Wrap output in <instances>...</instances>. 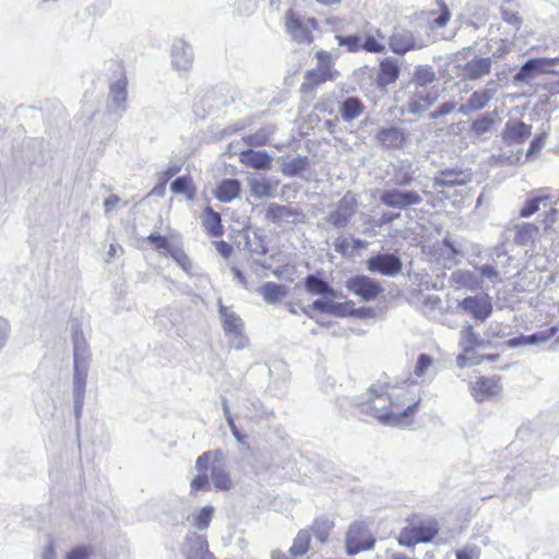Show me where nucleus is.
<instances>
[{
    "mask_svg": "<svg viewBox=\"0 0 559 559\" xmlns=\"http://www.w3.org/2000/svg\"><path fill=\"white\" fill-rule=\"evenodd\" d=\"M356 405L360 412L377 418L385 426H406L408 417L414 413L418 402L402 409L383 388H370L358 397Z\"/></svg>",
    "mask_w": 559,
    "mask_h": 559,
    "instance_id": "1",
    "label": "nucleus"
},
{
    "mask_svg": "<svg viewBox=\"0 0 559 559\" xmlns=\"http://www.w3.org/2000/svg\"><path fill=\"white\" fill-rule=\"evenodd\" d=\"M439 530V523L435 519L419 521L403 527L397 536V543L405 547L430 543L438 535Z\"/></svg>",
    "mask_w": 559,
    "mask_h": 559,
    "instance_id": "2",
    "label": "nucleus"
},
{
    "mask_svg": "<svg viewBox=\"0 0 559 559\" xmlns=\"http://www.w3.org/2000/svg\"><path fill=\"white\" fill-rule=\"evenodd\" d=\"M379 200L382 205L389 209L403 211L419 205L424 198L419 191L391 187L380 192Z\"/></svg>",
    "mask_w": 559,
    "mask_h": 559,
    "instance_id": "3",
    "label": "nucleus"
},
{
    "mask_svg": "<svg viewBox=\"0 0 559 559\" xmlns=\"http://www.w3.org/2000/svg\"><path fill=\"white\" fill-rule=\"evenodd\" d=\"M218 313L224 332L229 336L230 344L236 349H242L248 345V337L243 334V322L239 316L218 300Z\"/></svg>",
    "mask_w": 559,
    "mask_h": 559,
    "instance_id": "4",
    "label": "nucleus"
},
{
    "mask_svg": "<svg viewBox=\"0 0 559 559\" xmlns=\"http://www.w3.org/2000/svg\"><path fill=\"white\" fill-rule=\"evenodd\" d=\"M345 544L347 555L354 556L360 551L372 549L376 539L368 531L364 521H355L350 524L346 533Z\"/></svg>",
    "mask_w": 559,
    "mask_h": 559,
    "instance_id": "5",
    "label": "nucleus"
},
{
    "mask_svg": "<svg viewBox=\"0 0 559 559\" xmlns=\"http://www.w3.org/2000/svg\"><path fill=\"white\" fill-rule=\"evenodd\" d=\"M388 44L394 53L404 56L408 51L423 49L427 46L428 40L415 36L409 29L397 26L390 35Z\"/></svg>",
    "mask_w": 559,
    "mask_h": 559,
    "instance_id": "6",
    "label": "nucleus"
},
{
    "mask_svg": "<svg viewBox=\"0 0 559 559\" xmlns=\"http://www.w3.org/2000/svg\"><path fill=\"white\" fill-rule=\"evenodd\" d=\"M223 451L214 450L202 453L195 461V469L199 473L190 483L191 491L210 490V480L206 474L213 464L222 461Z\"/></svg>",
    "mask_w": 559,
    "mask_h": 559,
    "instance_id": "7",
    "label": "nucleus"
},
{
    "mask_svg": "<svg viewBox=\"0 0 559 559\" xmlns=\"http://www.w3.org/2000/svg\"><path fill=\"white\" fill-rule=\"evenodd\" d=\"M367 269L388 277H394L402 272L403 262L395 253L380 252L371 255L367 261Z\"/></svg>",
    "mask_w": 559,
    "mask_h": 559,
    "instance_id": "8",
    "label": "nucleus"
},
{
    "mask_svg": "<svg viewBox=\"0 0 559 559\" xmlns=\"http://www.w3.org/2000/svg\"><path fill=\"white\" fill-rule=\"evenodd\" d=\"M559 63V58L528 59L513 76L515 83H528L539 74L552 73V68Z\"/></svg>",
    "mask_w": 559,
    "mask_h": 559,
    "instance_id": "9",
    "label": "nucleus"
},
{
    "mask_svg": "<svg viewBox=\"0 0 559 559\" xmlns=\"http://www.w3.org/2000/svg\"><path fill=\"white\" fill-rule=\"evenodd\" d=\"M345 286L364 302L374 300L382 292L380 284L367 275L353 276L346 281Z\"/></svg>",
    "mask_w": 559,
    "mask_h": 559,
    "instance_id": "10",
    "label": "nucleus"
},
{
    "mask_svg": "<svg viewBox=\"0 0 559 559\" xmlns=\"http://www.w3.org/2000/svg\"><path fill=\"white\" fill-rule=\"evenodd\" d=\"M127 84L128 82L124 74H121L117 81L110 84L106 105L107 111L110 115L121 117L126 111L128 97Z\"/></svg>",
    "mask_w": 559,
    "mask_h": 559,
    "instance_id": "11",
    "label": "nucleus"
},
{
    "mask_svg": "<svg viewBox=\"0 0 559 559\" xmlns=\"http://www.w3.org/2000/svg\"><path fill=\"white\" fill-rule=\"evenodd\" d=\"M357 200L354 194L347 192L338 202L335 211L328 216V222L337 228L345 227L356 213Z\"/></svg>",
    "mask_w": 559,
    "mask_h": 559,
    "instance_id": "12",
    "label": "nucleus"
},
{
    "mask_svg": "<svg viewBox=\"0 0 559 559\" xmlns=\"http://www.w3.org/2000/svg\"><path fill=\"white\" fill-rule=\"evenodd\" d=\"M391 167L392 170L389 173L390 178L386 181L388 187L405 188L412 186L417 169L409 160H399L392 164Z\"/></svg>",
    "mask_w": 559,
    "mask_h": 559,
    "instance_id": "13",
    "label": "nucleus"
},
{
    "mask_svg": "<svg viewBox=\"0 0 559 559\" xmlns=\"http://www.w3.org/2000/svg\"><path fill=\"white\" fill-rule=\"evenodd\" d=\"M71 334L73 343V364L90 365V345L78 321L71 322Z\"/></svg>",
    "mask_w": 559,
    "mask_h": 559,
    "instance_id": "14",
    "label": "nucleus"
},
{
    "mask_svg": "<svg viewBox=\"0 0 559 559\" xmlns=\"http://www.w3.org/2000/svg\"><path fill=\"white\" fill-rule=\"evenodd\" d=\"M502 385L500 378L480 377L475 382L471 383L472 395L477 402L487 401L500 394Z\"/></svg>",
    "mask_w": 559,
    "mask_h": 559,
    "instance_id": "15",
    "label": "nucleus"
},
{
    "mask_svg": "<svg viewBox=\"0 0 559 559\" xmlns=\"http://www.w3.org/2000/svg\"><path fill=\"white\" fill-rule=\"evenodd\" d=\"M171 64L178 71H189L193 62L192 47L182 39H176L171 46Z\"/></svg>",
    "mask_w": 559,
    "mask_h": 559,
    "instance_id": "16",
    "label": "nucleus"
},
{
    "mask_svg": "<svg viewBox=\"0 0 559 559\" xmlns=\"http://www.w3.org/2000/svg\"><path fill=\"white\" fill-rule=\"evenodd\" d=\"M460 307L481 321L487 319L492 311L491 302L486 295L466 297L461 301Z\"/></svg>",
    "mask_w": 559,
    "mask_h": 559,
    "instance_id": "17",
    "label": "nucleus"
},
{
    "mask_svg": "<svg viewBox=\"0 0 559 559\" xmlns=\"http://www.w3.org/2000/svg\"><path fill=\"white\" fill-rule=\"evenodd\" d=\"M532 134V127L523 121H508L502 131V141L507 145L524 143Z\"/></svg>",
    "mask_w": 559,
    "mask_h": 559,
    "instance_id": "18",
    "label": "nucleus"
},
{
    "mask_svg": "<svg viewBox=\"0 0 559 559\" xmlns=\"http://www.w3.org/2000/svg\"><path fill=\"white\" fill-rule=\"evenodd\" d=\"M285 29L297 43L310 44L312 34L307 24L301 22L293 10H288L285 15Z\"/></svg>",
    "mask_w": 559,
    "mask_h": 559,
    "instance_id": "19",
    "label": "nucleus"
},
{
    "mask_svg": "<svg viewBox=\"0 0 559 559\" xmlns=\"http://www.w3.org/2000/svg\"><path fill=\"white\" fill-rule=\"evenodd\" d=\"M492 60L490 57L481 58L476 57L467 61L461 68V76L463 80H479L488 75L491 71Z\"/></svg>",
    "mask_w": 559,
    "mask_h": 559,
    "instance_id": "20",
    "label": "nucleus"
},
{
    "mask_svg": "<svg viewBox=\"0 0 559 559\" xmlns=\"http://www.w3.org/2000/svg\"><path fill=\"white\" fill-rule=\"evenodd\" d=\"M239 160L247 167L257 170H266L271 168L272 156L265 151L243 150L239 154Z\"/></svg>",
    "mask_w": 559,
    "mask_h": 559,
    "instance_id": "21",
    "label": "nucleus"
},
{
    "mask_svg": "<svg viewBox=\"0 0 559 559\" xmlns=\"http://www.w3.org/2000/svg\"><path fill=\"white\" fill-rule=\"evenodd\" d=\"M471 181V176L462 170L445 169L433 178L435 188H453Z\"/></svg>",
    "mask_w": 559,
    "mask_h": 559,
    "instance_id": "22",
    "label": "nucleus"
},
{
    "mask_svg": "<svg viewBox=\"0 0 559 559\" xmlns=\"http://www.w3.org/2000/svg\"><path fill=\"white\" fill-rule=\"evenodd\" d=\"M401 73L397 59L393 57L384 58L379 64L377 82L379 86H386L397 81Z\"/></svg>",
    "mask_w": 559,
    "mask_h": 559,
    "instance_id": "23",
    "label": "nucleus"
},
{
    "mask_svg": "<svg viewBox=\"0 0 559 559\" xmlns=\"http://www.w3.org/2000/svg\"><path fill=\"white\" fill-rule=\"evenodd\" d=\"M557 331H558L557 326H551L548 330L539 331V332L533 333L531 335H520L516 337H512L508 341V345L511 348H516V347H522V346L546 343L552 336H555Z\"/></svg>",
    "mask_w": 559,
    "mask_h": 559,
    "instance_id": "24",
    "label": "nucleus"
},
{
    "mask_svg": "<svg viewBox=\"0 0 559 559\" xmlns=\"http://www.w3.org/2000/svg\"><path fill=\"white\" fill-rule=\"evenodd\" d=\"M337 109L343 121L352 122L364 114L365 105L360 98L348 96L337 103Z\"/></svg>",
    "mask_w": 559,
    "mask_h": 559,
    "instance_id": "25",
    "label": "nucleus"
},
{
    "mask_svg": "<svg viewBox=\"0 0 559 559\" xmlns=\"http://www.w3.org/2000/svg\"><path fill=\"white\" fill-rule=\"evenodd\" d=\"M405 132L397 127L380 128L376 135L377 141L388 148L400 147L405 141Z\"/></svg>",
    "mask_w": 559,
    "mask_h": 559,
    "instance_id": "26",
    "label": "nucleus"
},
{
    "mask_svg": "<svg viewBox=\"0 0 559 559\" xmlns=\"http://www.w3.org/2000/svg\"><path fill=\"white\" fill-rule=\"evenodd\" d=\"M207 547V542L203 536L192 534L188 537L183 552L187 559H206L209 555Z\"/></svg>",
    "mask_w": 559,
    "mask_h": 559,
    "instance_id": "27",
    "label": "nucleus"
},
{
    "mask_svg": "<svg viewBox=\"0 0 559 559\" xmlns=\"http://www.w3.org/2000/svg\"><path fill=\"white\" fill-rule=\"evenodd\" d=\"M334 79V74H329V72L314 68L306 73L300 91L305 94L312 93L322 83Z\"/></svg>",
    "mask_w": 559,
    "mask_h": 559,
    "instance_id": "28",
    "label": "nucleus"
},
{
    "mask_svg": "<svg viewBox=\"0 0 559 559\" xmlns=\"http://www.w3.org/2000/svg\"><path fill=\"white\" fill-rule=\"evenodd\" d=\"M306 290L312 295H321L325 297L336 298V290L333 289L328 282L316 274H310L305 280Z\"/></svg>",
    "mask_w": 559,
    "mask_h": 559,
    "instance_id": "29",
    "label": "nucleus"
},
{
    "mask_svg": "<svg viewBox=\"0 0 559 559\" xmlns=\"http://www.w3.org/2000/svg\"><path fill=\"white\" fill-rule=\"evenodd\" d=\"M277 181L272 182L266 178H250L248 180L250 194L257 199H266L274 195Z\"/></svg>",
    "mask_w": 559,
    "mask_h": 559,
    "instance_id": "30",
    "label": "nucleus"
},
{
    "mask_svg": "<svg viewBox=\"0 0 559 559\" xmlns=\"http://www.w3.org/2000/svg\"><path fill=\"white\" fill-rule=\"evenodd\" d=\"M491 100L490 93L483 92L481 90L475 91L468 97L466 104L459 107V112L463 116H468L473 111L481 110Z\"/></svg>",
    "mask_w": 559,
    "mask_h": 559,
    "instance_id": "31",
    "label": "nucleus"
},
{
    "mask_svg": "<svg viewBox=\"0 0 559 559\" xmlns=\"http://www.w3.org/2000/svg\"><path fill=\"white\" fill-rule=\"evenodd\" d=\"M514 229V241L519 246H533L539 233L538 227L531 223L516 224Z\"/></svg>",
    "mask_w": 559,
    "mask_h": 559,
    "instance_id": "32",
    "label": "nucleus"
},
{
    "mask_svg": "<svg viewBox=\"0 0 559 559\" xmlns=\"http://www.w3.org/2000/svg\"><path fill=\"white\" fill-rule=\"evenodd\" d=\"M240 182L237 179H224L215 191V197L221 202H230L239 195Z\"/></svg>",
    "mask_w": 559,
    "mask_h": 559,
    "instance_id": "33",
    "label": "nucleus"
},
{
    "mask_svg": "<svg viewBox=\"0 0 559 559\" xmlns=\"http://www.w3.org/2000/svg\"><path fill=\"white\" fill-rule=\"evenodd\" d=\"M260 295L266 304L274 305L287 294L285 285L267 282L259 288Z\"/></svg>",
    "mask_w": 559,
    "mask_h": 559,
    "instance_id": "34",
    "label": "nucleus"
},
{
    "mask_svg": "<svg viewBox=\"0 0 559 559\" xmlns=\"http://www.w3.org/2000/svg\"><path fill=\"white\" fill-rule=\"evenodd\" d=\"M202 224L206 231L213 237H219L223 234L221 215L212 207L206 206L202 215Z\"/></svg>",
    "mask_w": 559,
    "mask_h": 559,
    "instance_id": "35",
    "label": "nucleus"
},
{
    "mask_svg": "<svg viewBox=\"0 0 559 559\" xmlns=\"http://www.w3.org/2000/svg\"><path fill=\"white\" fill-rule=\"evenodd\" d=\"M211 478L214 487L218 490H229L233 487L231 478L221 461L218 464L212 465Z\"/></svg>",
    "mask_w": 559,
    "mask_h": 559,
    "instance_id": "36",
    "label": "nucleus"
},
{
    "mask_svg": "<svg viewBox=\"0 0 559 559\" xmlns=\"http://www.w3.org/2000/svg\"><path fill=\"white\" fill-rule=\"evenodd\" d=\"M90 365L73 364V395H85Z\"/></svg>",
    "mask_w": 559,
    "mask_h": 559,
    "instance_id": "37",
    "label": "nucleus"
},
{
    "mask_svg": "<svg viewBox=\"0 0 559 559\" xmlns=\"http://www.w3.org/2000/svg\"><path fill=\"white\" fill-rule=\"evenodd\" d=\"M333 526V521L328 518H319L314 520L309 531L313 533L316 539L320 544H324L328 540Z\"/></svg>",
    "mask_w": 559,
    "mask_h": 559,
    "instance_id": "38",
    "label": "nucleus"
},
{
    "mask_svg": "<svg viewBox=\"0 0 559 559\" xmlns=\"http://www.w3.org/2000/svg\"><path fill=\"white\" fill-rule=\"evenodd\" d=\"M310 539V531L300 530L297 536L294 538L293 545L289 548V554L295 557L304 556L309 549Z\"/></svg>",
    "mask_w": 559,
    "mask_h": 559,
    "instance_id": "39",
    "label": "nucleus"
},
{
    "mask_svg": "<svg viewBox=\"0 0 559 559\" xmlns=\"http://www.w3.org/2000/svg\"><path fill=\"white\" fill-rule=\"evenodd\" d=\"M147 241L154 246V249L157 250L160 255L164 257H169L171 250L178 245L169 241L167 237L162 236L158 233H152L147 237Z\"/></svg>",
    "mask_w": 559,
    "mask_h": 559,
    "instance_id": "40",
    "label": "nucleus"
},
{
    "mask_svg": "<svg viewBox=\"0 0 559 559\" xmlns=\"http://www.w3.org/2000/svg\"><path fill=\"white\" fill-rule=\"evenodd\" d=\"M245 249L248 250L252 257H261L267 252L262 236L255 231L252 234V236H245Z\"/></svg>",
    "mask_w": 559,
    "mask_h": 559,
    "instance_id": "41",
    "label": "nucleus"
},
{
    "mask_svg": "<svg viewBox=\"0 0 559 559\" xmlns=\"http://www.w3.org/2000/svg\"><path fill=\"white\" fill-rule=\"evenodd\" d=\"M292 216L293 211L285 205L271 203L267 206L266 218L273 223L288 222L289 217Z\"/></svg>",
    "mask_w": 559,
    "mask_h": 559,
    "instance_id": "42",
    "label": "nucleus"
},
{
    "mask_svg": "<svg viewBox=\"0 0 559 559\" xmlns=\"http://www.w3.org/2000/svg\"><path fill=\"white\" fill-rule=\"evenodd\" d=\"M308 158L306 156L298 155L295 158L284 163L282 171L287 177L298 176L301 171L307 168Z\"/></svg>",
    "mask_w": 559,
    "mask_h": 559,
    "instance_id": "43",
    "label": "nucleus"
},
{
    "mask_svg": "<svg viewBox=\"0 0 559 559\" xmlns=\"http://www.w3.org/2000/svg\"><path fill=\"white\" fill-rule=\"evenodd\" d=\"M495 122V118L490 114H484L473 120L471 124V132L477 136L484 135L489 132Z\"/></svg>",
    "mask_w": 559,
    "mask_h": 559,
    "instance_id": "44",
    "label": "nucleus"
},
{
    "mask_svg": "<svg viewBox=\"0 0 559 559\" xmlns=\"http://www.w3.org/2000/svg\"><path fill=\"white\" fill-rule=\"evenodd\" d=\"M176 262L177 264L189 275H193L194 272H193V262L191 261V259L188 257V254L185 252L182 246L180 243H178L176 246V248H174L171 250V253L170 255Z\"/></svg>",
    "mask_w": 559,
    "mask_h": 559,
    "instance_id": "45",
    "label": "nucleus"
},
{
    "mask_svg": "<svg viewBox=\"0 0 559 559\" xmlns=\"http://www.w3.org/2000/svg\"><path fill=\"white\" fill-rule=\"evenodd\" d=\"M413 81L419 86H426L436 81V73L430 66H419L416 68Z\"/></svg>",
    "mask_w": 559,
    "mask_h": 559,
    "instance_id": "46",
    "label": "nucleus"
},
{
    "mask_svg": "<svg viewBox=\"0 0 559 559\" xmlns=\"http://www.w3.org/2000/svg\"><path fill=\"white\" fill-rule=\"evenodd\" d=\"M213 508L211 506L203 507L194 516H193V526L199 531H203L207 528L213 516Z\"/></svg>",
    "mask_w": 559,
    "mask_h": 559,
    "instance_id": "47",
    "label": "nucleus"
},
{
    "mask_svg": "<svg viewBox=\"0 0 559 559\" xmlns=\"http://www.w3.org/2000/svg\"><path fill=\"white\" fill-rule=\"evenodd\" d=\"M270 134H271L270 130H267L265 128H262V129H259L258 131H255L252 134L243 136L242 141L248 146H262V145H265L267 143Z\"/></svg>",
    "mask_w": 559,
    "mask_h": 559,
    "instance_id": "48",
    "label": "nucleus"
},
{
    "mask_svg": "<svg viewBox=\"0 0 559 559\" xmlns=\"http://www.w3.org/2000/svg\"><path fill=\"white\" fill-rule=\"evenodd\" d=\"M479 344L480 341L478 335L473 331L471 325H467L464 331H462L460 346H462L464 350H471Z\"/></svg>",
    "mask_w": 559,
    "mask_h": 559,
    "instance_id": "49",
    "label": "nucleus"
},
{
    "mask_svg": "<svg viewBox=\"0 0 559 559\" xmlns=\"http://www.w3.org/2000/svg\"><path fill=\"white\" fill-rule=\"evenodd\" d=\"M94 548L91 545H78L64 555V559H91Z\"/></svg>",
    "mask_w": 559,
    "mask_h": 559,
    "instance_id": "50",
    "label": "nucleus"
},
{
    "mask_svg": "<svg viewBox=\"0 0 559 559\" xmlns=\"http://www.w3.org/2000/svg\"><path fill=\"white\" fill-rule=\"evenodd\" d=\"M191 185V178L188 176H181L176 178L171 185L170 189L176 194L187 193L189 199L193 198V191L189 192V187Z\"/></svg>",
    "mask_w": 559,
    "mask_h": 559,
    "instance_id": "51",
    "label": "nucleus"
},
{
    "mask_svg": "<svg viewBox=\"0 0 559 559\" xmlns=\"http://www.w3.org/2000/svg\"><path fill=\"white\" fill-rule=\"evenodd\" d=\"M316 58H317V68L324 71V72H329V74H334L335 75V71H333L332 67H333V60H332V56L329 51H325V50H319L317 53H316Z\"/></svg>",
    "mask_w": 559,
    "mask_h": 559,
    "instance_id": "52",
    "label": "nucleus"
},
{
    "mask_svg": "<svg viewBox=\"0 0 559 559\" xmlns=\"http://www.w3.org/2000/svg\"><path fill=\"white\" fill-rule=\"evenodd\" d=\"M433 359L427 354H420L417 358L414 373L417 378H424L432 366Z\"/></svg>",
    "mask_w": 559,
    "mask_h": 559,
    "instance_id": "53",
    "label": "nucleus"
},
{
    "mask_svg": "<svg viewBox=\"0 0 559 559\" xmlns=\"http://www.w3.org/2000/svg\"><path fill=\"white\" fill-rule=\"evenodd\" d=\"M547 200L544 197H534L526 201L524 206L520 211L522 217H530L539 210V204Z\"/></svg>",
    "mask_w": 559,
    "mask_h": 559,
    "instance_id": "54",
    "label": "nucleus"
},
{
    "mask_svg": "<svg viewBox=\"0 0 559 559\" xmlns=\"http://www.w3.org/2000/svg\"><path fill=\"white\" fill-rule=\"evenodd\" d=\"M443 246L449 250V252L443 253L447 259L454 260V263L457 264L463 258V252L460 250L450 237H445L442 241Z\"/></svg>",
    "mask_w": 559,
    "mask_h": 559,
    "instance_id": "55",
    "label": "nucleus"
},
{
    "mask_svg": "<svg viewBox=\"0 0 559 559\" xmlns=\"http://www.w3.org/2000/svg\"><path fill=\"white\" fill-rule=\"evenodd\" d=\"M340 46L346 47L349 51H358L360 49V37L356 35L336 36Z\"/></svg>",
    "mask_w": 559,
    "mask_h": 559,
    "instance_id": "56",
    "label": "nucleus"
},
{
    "mask_svg": "<svg viewBox=\"0 0 559 559\" xmlns=\"http://www.w3.org/2000/svg\"><path fill=\"white\" fill-rule=\"evenodd\" d=\"M360 49H364L368 52H383L385 50V46L378 41L373 36H367L364 43L360 45Z\"/></svg>",
    "mask_w": 559,
    "mask_h": 559,
    "instance_id": "57",
    "label": "nucleus"
},
{
    "mask_svg": "<svg viewBox=\"0 0 559 559\" xmlns=\"http://www.w3.org/2000/svg\"><path fill=\"white\" fill-rule=\"evenodd\" d=\"M480 276L484 278L490 280L492 283H500L502 280L499 275V272L491 264H485L477 267Z\"/></svg>",
    "mask_w": 559,
    "mask_h": 559,
    "instance_id": "58",
    "label": "nucleus"
},
{
    "mask_svg": "<svg viewBox=\"0 0 559 559\" xmlns=\"http://www.w3.org/2000/svg\"><path fill=\"white\" fill-rule=\"evenodd\" d=\"M181 170L180 163H169L167 168L158 174L159 180L165 185L170 178L176 176Z\"/></svg>",
    "mask_w": 559,
    "mask_h": 559,
    "instance_id": "59",
    "label": "nucleus"
},
{
    "mask_svg": "<svg viewBox=\"0 0 559 559\" xmlns=\"http://www.w3.org/2000/svg\"><path fill=\"white\" fill-rule=\"evenodd\" d=\"M334 250L342 254L343 257H346V255H350L349 253V249H350V246H352V240L350 238H347V237H337L335 240H334Z\"/></svg>",
    "mask_w": 559,
    "mask_h": 559,
    "instance_id": "60",
    "label": "nucleus"
},
{
    "mask_svg": "<svg viewBox=\"0 0 559 559\" xmlns=\"http://www.w3.org/2000/svg\"><path fill=\"white\" fill-rule=\"evenodd\" d=\"M480 550L477 546H466L462 549H457L455 555L456 559H478Z\"/></svg>",
    "mask_w": 559,
    "mask_h": 559,
    "instance_id": "61",
    "label": "nucleus"
},
{
    "mask_svg": "<svg viewBox=\"0 0 559 559\" xmlns=\"http://www.w3.org/2000/svg\"><path fill=\"white\" fill-rule=\"evenodd\" d=\"M455 108V104L453 102H445L442 105H440L435 111H431L429 114V117L431 119H438L440 117H443L445 115H449L452 112Z\"/></svg>",
    "mask_w": 559,
    "mask_h": 559,
    "instance_id": "62",
    "label": "nucleus"
},
{
    "mask_svg": "<svg viewBox=\"0 0 559 559\" xmlns=\"http://www.w3.org/2000/svg\"><path fill=\"white\" fill-rule=\"evenodd\" d=\"M310 308H312V310H318V311H323V312L331 313V311H334V309H337L340 307L334 305L333 300L323 301V300L318 299V300H314L310 305Z\"/></svg>",
    "mask_w": 559,
    "mask_h": 559,
    "instance_id": "63",
    "label": "nucleus"
},
{
    "mask_svg": "<svg viewBox=\"0 0 559 559\" xmlns=\"http://www.w3.org/2000/svg\"><path fill=\"white\" fill-rule=\"evenodd\" d=\"M440 1L441 14L432 21L433 26L443 27L450 20L451 13L444 2Z\"/></svg>",
    "mask_w": 559,
    "mask_h": 559,
    "instance_id": "64",
    "label": "nucleus"
}]
</instances>
